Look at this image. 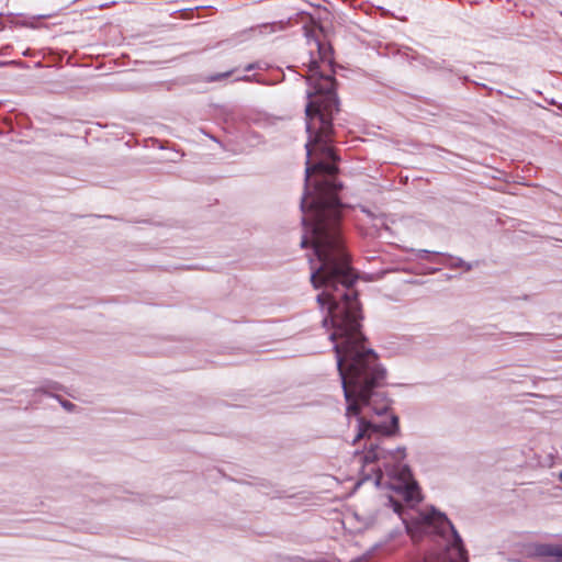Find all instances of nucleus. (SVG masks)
<instances>
[{
    "label": "nucleus",
    "instance_id": "nucleus-1",
    "mask_svg": "<svg viewBox=\"0 0 562 562\" xmlns=\"http://www.w3.org/2000/svg\"><path fill=\"white\" fill-rule=\"evenodd\" d=\"M334 112L314 110L312 103H307L305 109L308 142L305 145V192L300 205L304 213L301 247L311 245L313 248L314 257L308 258L310 280L314 289L323 288L316 301L321 308L327 306L323 325H330L329 339L334 342L341 387H384L387 371L378 353L364 345L366 337L361 331V308L353 289L358 276L351 267L341 233L344 204L338 192L342 184L325 178L316 183L311 203L306 202L313 172L329 177L338 171L335 162L339 157L328 145L331 142Z\"/></svg>",
    "mask_w": 562,
    "mask_h": 562
},
{
    "label": "nucleus",
    "instance_id": "nucleus-2",
    "mask_svg": "<svg viewBox=\"0 0 562 562\" xmlns=\"http://www.w3.org/2000/svg\"><path fill=\"white\" fill-rule=\"evenodd\" d=\"M306 41L310 46L308 58V85L312 87L306 94L308 103L314 104V110L339 111V100L336 93V80L333 75H326L322 70L323 66H330L331 48L323 43L311 32H306Z\"/></svg>",
    "mask_w": 562,
    "mask_h": 562
},
{
    "label": "nucleus",
    "instance_id": "nucleus-3",
    "mask_svg": "<svg viewBox=\"0 0 562 562\" xmlns=\"http://www.w3.org/2000/svg\"><path fill=\"white\" fill-rule=\"evenodd\" d=\"M529 557L552 558L554 562H562V546L551 543H535L530 547Z\"/></svg>",
    "mask_w": 562,
    "mask_h": 562
},
{
    "label": "nucleus",
    "instance_id": "nucleus-4",
    "mask_svg": "<svg viewBox=\"0 0 562 562\" xmlns=\"http://www.w3.org/2000/svg\"><path fill=\"white\" fill-rule=\"evenodd\" d=\"M390 503H392L394 512L397 513L400 518L402 519V526L394 528L393 530H391L387 533L385 543L389 544V543L395 542V544L397 546V544L402 543V540L404 539V533L409 532V527H408L406 520L402 517V514H401L402 505L398 502L394 501L392 497H390Z\"/></svg>",
    "mask_w": 562,
    "mask_h": 562
},
{
    "label": "nucleus",
    "instance_id": "nucleus-5",
    "mask_svg": "<svg viewBox=\"0 0 562 562\" xmlns=\"http://www.w3.org/2000/svg\"><path fill=\"white\" fill-rule=\"evenodd\" d=\"M440 263L451 269L463 268L465 271H470L474 266H477V262H467L460 257H453L443 252L441 254Z\"/></svg>",
    "mask_w": 562,
    "mask_h": 562
},
{
    "label": "nucleus",
    "instance_id": "nucleus-6",
    "mask_svg": "<svg viewBox=\"0 0 562 562\" xmlns=\"http://www.w3.org/2000/svg\"><path fill=\"white\" fill-rule=\"evenodd\" d=\"M412 252L415 254V257L417 259H425V260H428L430 262H437V263H440V259H437V257H440L441 258V254L442 252H438V251H430V250H427V249H411Z\"/></svg>",
    "mask_w": 562,
    "mask_h": 562
},
{
    "label": "nucleus",
    "instance_id": "nucleus-7",
    "mask_svg": "<svg viewBox=\"0 0 562 562\" xmlns=\"http://www.w3.org/2000/svg\"><path fill=\"white\" fill-rule=\"evenodd\" d=\"M233 72H234V70H228V71H225V72L215 74V75L209 76L206 78V81L207 82H215V81H218V80H222V79H225V78L229 77Z\"/></svg>",
    "mask_w": 562,
    "mask_h": 562
},
{
    "label": "nucleus",
    "instance_id": "nucleus-8",
    "mask_svg": "<svg viewBox=\"0 0 562 562\" xmlns=\"http://www.w3.org/2000/svg\"><path fill=\"white\" fill-rule=\"evenodd\" d=\"M63 406L67 409V411H71L74 407H75V404H72L71 402L69 401H64L61 402Z\"/></svg>",
    "mask_w": 562,
    "mask_h": 562
},
{
    "label": "nucleus",
    "instance_id": "nucleus-9",
    "mask_svg": "<svg viewBox=\"0 0 562 562\" xmlns=\"http://www.w3.org/2000/svg\"><path fill=\"white\" fill-rule=\"evenodd\" d=\"M257 67H258V64H256V63L248 64V65L245 67V70H246V71H251V70L256 69Z\"/></svg>",
    "mask_w": 562,
    "mask_h": 562
},
{
    "label": "nucleus",
    "instance_id": "nucleus-10",
    "mask_svg": "<svg viewBox=\"0 0 562 562\" xmlns=\"http://www.w3.org/2000/svg\"><path fill=\"white\" fill-rule=\"evenodd\" d=\"M254 78H255V75L254 76H244L241 78H238L237 80L252 81Z\"/></svg>",
    "mask_w": 562,
    "mask_h": 562
},
{
    "label": "nucleus",
    "instance_id": "nucleus-11",
    "mask_svg": "<svg viewBox=\"0 0 562 562\" xmlns=\"http://www.w3.org/2000/svg\"><path fill=\"white\" fill-rule=\"evenodd\" d=\"M559 479H560V481L562 482V471H561V472H560V474H559Z\"/></svg>",
    "mask_w": 562,
    "mask_h": 562
}]
</instances>
